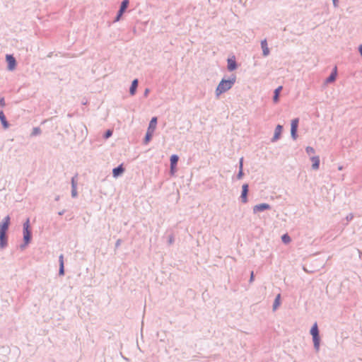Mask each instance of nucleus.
<instances>
[{
    "label": "nucleus",
    "instance_id": "nucleus-1",
    "mask_svg": "<svg viewBox=\"0 0 362 362\" xmlns=\"http://www.w3.org/2000/svg\"><path fill=\"white\" fill-rule=\"evenodd\" d=\"M235 82V77L232 78L229 80L223 79L218 85L216 89V94L219 96L223 93L230 90Z\"/></svg>",
    "mask_w": 362,
    "mask_h": 362
},
{
    "label": "nucleus",
    "instance_id": "nucleus-2",
    "mask_svg": "<svg viewBox=\"0 0 362 362\" xmlns=\"http://www.w3.org/2000/svg\"><path fill=\"white\" fill-rule=\"evenodd\" d=\"M310 334L313 336L315 348L318 350L320 347V337L317 325L315 322L310 329Z\"/></svg>",
    "mask_w": 362,
    "mask_h": 362
},
{
    "label": "nucleus",
    "instance_id": "nucleus-3",
    "mask_svg": "<svg viewBox=\"0 0 362 362\" xmlns=\"http://www.w3.org/2000/svg\"><path fill=\"white\" fill-rule=\"evenodd\" d=\"M10 225V217L7 216L4 218L1 223L0 224V233H6Z\"/></svg>",
    "mask_w": 362,
    "mask_h": 362
},
{
    "label": "nucleus",
    "instance_id": "nucleus-4",
    "mask_svg": "<svg viewBox=\"0 0 362 362\" xmlns=\"http://www.w3.org/2000/svg\"><path fill=\"white\" fill-rule=\"evenodd\" d=\"M298 119H294L291 122V136L293 138V139H296V132L298 129Z\"/></svg>",
    "mask_w": 362,
    "mask_h": 362
},
{
    "label": "nucleus",
    "instance_id": "nucleus-5",
    "mask_svg": "<svg viewBox=\"0 0 362 362\" xmlns=\"http://www.w3.org/2000/svg\"><path fill=\"white\" fill-rule=\"evenodd\" d=\"M128 5H129V0H124L122 2L120 9H119L117 16L115 19L116 21H118L120 19L121 16H122L123 13L125 11Z\"/></svg>",
    "mask_w": 362,
    "mask_h": 362
},
{
    "label": "nucleus",
    "instance_id": "nucleus-6",
    "mask_svg": "<svg viewBox=\"0 0 362 362\" xmlns=\"http://www.w3.org/2000/svg\"><path fill=\"white\" fill-rule=\"evenodd\" d=\"M6 61L8 62V68L9 70L12 71L16 68V59L11 55H6Z\"/></svg>",
    "mask_w": 362,
    "mask_h": 362
},
{
    "label": "nucleus",
    "instance_id": "nucleus-7",
    "mask_svg": "<svg viewBox=\"0 0 362 362\" xmlns=\"http://www.w3.org/2000/svg\"><path fill=\"white\" fill-rule=\"evenodd\" d=\"M247 192H248V185L244 184L242 187V194H241V200L243 203H246L247 202Z\"/></svg>",
    "mask_w": 362,
    "mask_h": 362
},
{
    "label": "nucleus",
    "instance_id": "nucleus-8",
    "mask_svg": "<svg viewBox=\"0 0 362 362\" xmlns=\"http://www.w3.org/2000/svg\"><path fill=\"white\" fill-rule=\"evenodd\" d=\"M269 208H270V206L268 204H265V203L260 204H258V205H256L254 206L253 211L255 213H256V212L262 211L264 210L269 209Z\"/></svg>",
    "mask_w": 362,
    "mask_h": 362
},
{
    "label": "nucleus",
    "instance_id": "nucleus-9",
    "mask_svg": "<svg viewBox=\"0 0 362 362\" xmlns=\"http://www.w3.org/2000/svg\"><path fill=\"white\" fill-rule=\"evenodd\" d=\"M282 126L280 125V124H278L275 129V132H274V137L272 139V141H277L279 138H280V136H281V132H282Z\"/></svg>",
    "mask_w": 362,
    "mask_h": 362
},
{
    "label": "nucleus",
    "instance_id": "nucleus-10",
    "mask_svg": "<svg viewBox=\"0 0 362 362\" xmlns=\"http://www.w3.org/2000/svg\"><path fill=\"white\" fill-rule=\"evenodd\" d=\"M124 171L122 165H120L117 168H115L112 170L113 177H117L119 175H122Z\"/></svg>",
    "mask_w": 362,
    "mask_h": 362
},
{
    "label": "nucleus",
    "instance_id": "nucleus-11",
    "mask_svg": "<svg viewBox=\"0 0 362 362\" xmlns=\"http://www.w3.org/2000/svg\"><path fill=\"white\" fill-rule=\"evenodd\" d=\"M236 66V62L234 57L228 59V69L229 71L235 70Z\"/></svg>",
    "mask_w": 362,
    "mask_h": 362
},
{
    "label": "nucleus",
    "instance_id": "nucleus-12",
    "mask_svg": "<svg viewBox=\"0 0 362 362\" xmlns=\"http://www.w3.org/2000/svg\"><path fill=\"white\" fill-rule=\"evenodd\" d=\"M157 124V117H154L151 119L149 123L148 131L154 132Z\"/></svg>",
    "mask_w": 362,
    "mask_h": 362
},
{
    "label": "nucleus",
    "instance_id": "nucleus-13",
    "mask_svg": "<svg viewBox=\"0 0 362 362\" xmlns=\"http://www.w3.org/2000/svg\"><path fill=\"white\" fill-rule=\"evenodd\" d=\"M261 47L263 51V55L267 56L269 53V49L266 40H264L261 42Z\"/></svg>",
    "mask_w": 362,
    "mask_h": 362
},
{
    "label": "nucleus",
    "instance_id": "nucleus-14",
    "mask_svg": "<svg viewBox=\"0 0 362 362\" xmlns=\"http://www.w3.org/2000/svg\"><path fill=\"white\" fill-rule=\"evenodd\" d=\"M7 245V237L6 233H0V247H4Z\"/></svg>",
    "mask_w": 362,
    "mask_h": 362
},
{
    "label": "nucleus",
    "instance_id": "nucleus-15",
    "mask_svg": "<svg viewBox=\"0 0 362 362\" xmlns=\"http://www.w3.org/2000/svg\"><path fill=\"white\" fill-rule=\"evenodd\" d=\"M23 239L25 245H28L31 239L30 230H23Z\"/></svg>",
    "mask_w": 362,
    "mask_h": 362
},
{
    "label": "nucleus",
    "instance_id": "nucleus-16",
    "mask_svg": "<svg viewBox=\"0 0 362 362\" xmlns=\"http://www.w3.org/2000/svg\"><path fill=\"white\" fill-rule=\"evenodd\" d=\"M337 66H335L333 69V71L332 73L331 74V75L327 78V83H331V82H333L335 81L336 79V77H337Z\"/></svg>",
    "mask_w": 362,
    "mask_h": 362
},
{
    "label": "nucleus",
    "instance_id": "nucleus-17",
    "mask_svg": "<svg viewBox=\"0 0 362 362\" xmlns=\"http://www.w3.org/2000/svg\"><path fill=\"white\" fill-rule=\"evenodd\" d=\"M311 160L313 161V168L317 170L319 168L320 165V158L318 156H313L311 158Z\"/></svg>",
    "mask_w": 362,
    "mask_h": 362
},
{
    "label": "nucleus",
    "instance_id": "nucleus-18",
    "mask_svg": "<svg viewBox=\"0 0 362 362\" xmlns=\"http://www.w3.org/2000/svg\"><path fill=\"white\" fill-rule=\"evenodd\" d=\"M137 86H138V80L137 79H134L132 81V86H131L130 90H129L130 94L132 95L135 94Z\"/></svg>",
    "mask_w": 362,
    "mask_h": 362
},
{
    "label": "nucleus",
    "instance_id": "nucleus-19",
    "mask_svg": "<svg viewBox=\"0 0 362 362\" xmlns=\"http://www.w3.org/2000/svg\"><path fill=\"white\" fill-rule=\"evenodd\" d=\"M178 161V156L176 155H173L170 157V165H171V170L173 171L175 165H177V163Z\"/></svg>",
    "mask_w": 362,
    "mask_h": 362
},
{
    "label": "nucleus",
    "instance_id": "nucleus-20",
    "mask_svg": "<svg viewBox=\"0 0 362 362\" xmlns=\"http://www.w3.org/2000/svg\"><path fill=\"white\" fill-rule=\"evenodd\" d=\"M281 90L282 86H280L274 90V95L273 98L274 103H277L279 101V96Z\"/></svg>",
    "mask_w": 362,
    "mask_h": 362
},
{
    "label": "nucleus",
    "instance_id": "nucleus-21",
    "mask_svg": "<svg viewBox=\"0 0 362 362\" xmlns=\"http://www.w3.org/2000/svg\"><path fill=\"white\" fill-rule=\"evenodd\" d=\"M0 120L1 122L2 125L5 129L8 128V124L6 121V117L3 112H0Z\"/></svg>",
    "mask_w": 362,
    "mask_h": 362
},
{
    "label": "nucleus",
    "instance_id": "nucleus-22",
    "mask_svg": "<svg viewBox=\"0 0 362 362\" xmlns=\"http://www.w3.org/2000/svg\"><path fill=\"white\" fill-rule=\"evenodd\" d=\"M280 303H281V295L278 294L276 296L274 303V305H273L274 310H276L280 305Z\"/></svg>",
    "mask_w": 362,
    "mask_h": 362
},
{
    "label": "nucleus",
    "instance_id": "nucleus-23",
    "mask_svg": "<svg viewBox=\"0 0 362 362\" xmlns=\"http://www.w3.org/2000/svg\"><path fill=\"white\" fill-rule=\"evenodd\" d=\"M153 134V132H150L147 130L146 136H145V142L148 143L152 138V136Z\"/></svg>",
    "mask_w": 362,
    "mask_h": 362
},
{
    "label": "nucleus",
    "instance_id": "nucleus-24",
    "mask_svg": "<svg viewBox=\"0 0 362 362\" xmlns=\"http://www.w3.org/2000/svg\"><path fill=\"white\" fill-rule=\"evenodd\" d=\"M281 239H282V241L287 244L288 243H290L291 241V238L290 237L287 235V234H284L282 237H281Z\"/></svg>",
    "mask_w": 362,
    "mask_h": 362
},
{
    "label": "nucleus",
    "instance_id": "nucleus-25",
    "mask_svg": "<svg viewBox=\"0 0 362 362\" xmlns=\"http://www.w3.org/2000/svg\"><path fill=\"white\" fill-rule=\"evenodd\" d=\"M30 230V221L27 219L23 224V230Z\"/></svg>",
    "mask_w": 362,
    "mask_h": 362
},
{
    "label": "nucleus",
    "instance_id": "nucleus-26",
    "mask_svg": "<svg viewBox=\"0 0 362 362\" xmlns=\"http://www.w3.org/2000/svg\"><path fill=\"white\" fill-rule=\"evenodd\" d=\"M243 158H241L240 160V172L238 173V178H240L242 177V175H243Z\"/></svg>",
    "mask_w": 362,
    "mask_h": 362
},
{
    "label": "nucleus",
    "instance_id": "nucleus-27",
    "mask_svg": "<svg viewBox=\"0 0 362 362\" xmlns=\"http://www.w3.org/2000/svg\"><path fill=\"white\" fill-rule=\"evenodd\" d=\"M306 152L308 153V154H313L315 153V150L313 147H310V146H308L306 148Z\"/></svg>",
    "mask_w": 362,
    "mask_h": 362
},
{
    "label": "nucleus",
    "instance_id": "nucleus-28",
    "mask_svg": "<svg viewBox=\"0 0 362 362\" xmlns=\"http://www.w3.org/2000/svg\"><path fill=\"white\" fill-rule=\"evenodd\" d=\"M112 134V130H107L105 134V139H107L109 138L110 136H111Z\"/></svg>",
    "mask_w": 362,
    "mask_h": 362
},
{
    "label": "nucleus",
    "instance_id": "nucleus-29",
    "mask_svg": "<svg viewBox=\"0 0 362 362\" xmlns=\"http://www.w3.org/2000/svg\"><path fill=\"white\" fill-rule=\"evenodd\" d=\"M64 273V265H60V268H59V274L60 275H63Z\"/></svg>",
    "mask_w": 362,
    "mask_h": 362
},
{
    "label": "nucleus",
    "instance_id": "nucleus-30",
    "mask_svg": "<svg viewBox=\"0 0 362 362\" xmlns=\"http://www.w3.org/2000/svg\"><path fill=\"white\" fill-rule=\"evenodd\" d=\"M59 263L60 265H64V257L62 255L59 256Z\"/></svg>",
    "mask_w": 362,
    "mask_h": 362
},
{
    "label": "nucleus",
    "instance_id": "nucleus-31",
    "mask_svg": "<svg viewBox=\"0 0 362 362\" xmlns=\"http://www.w3.org/2000/svg\"><path fill=\"white\" fill-rule=\"evenodd\" d=\"M5 105V101L3 98H0V106L4 107Z\"/></svg>",
    "mask_w": 362,
    "mask_h": 362
},
{
    "label": "nucleus",
    "instance_id": "nucleus-32",
    "mask_svg": "<svg viewBox=\"0 0 362 362\" xmlns=\"http://www.w3.org/2000/svg\"><path fill=\"white\" fill-rule=\"evenodd\" d=\"M254 279V273L253 272H251V276H250V281L252 282Z\"/></svg>",
    "mask_w": 362,
    "mask_h": 362
},
{
    "label": "nucleus",
    "instance_id": "nucleus-33",
    "mask_svg": "<svg viewBox=\"0 0 362 362\" xmlns=\"http://www.w3.org/2000/svg\"><path fill=\"white\" fill-rule=\"evenodd\" d=\"M334 6H337L338 0H332Z\"/></svg>",
    "mask_w": 362,
    "mask_h": 362
},
{
    "label": "nucleus",
    "instance_id": "nucleus-34",
    "mask_svg": "<svg viewBox=\"0 0 362 362\" xmlns=\"http://www.w3.org/2000/svg\"><path fill=\"white\" fill-rule=\"evenodd\" d=\"M359 52L361 55L362 56V45L359 47Z\"/></svg>",
    "mask_w": 362,
    "mask_h": 362
},
{
    "label": "nucleus",
    "instance_id": "nucleus-35",
    "mask_svg": "<svg viewBox=\"0 0 362 362\" xmlns=\"http://www.w3.org/2000/svg\"><path fill=\"white\" fill-rule=\"evenodd\" d=\"M34 131H35V133H38L40 132V129L36 128V129H34Z\"/></svg>",
    "mask_w": 362,
    "mask_h": 362
},
{
    "label": "nucleus",
    "instance_id": "nucleus-36",
    "mask_svg": "<svg viewBox=\"0 0 362 362\" xmlns=\"http://www.w3.org/2000/svg\"><path fill=\"white\" fill-rule=\"evenodd\" d=\"M72 185H73V187L75 188V185H74V180H72Z\"/></svg>",
    "mask_w": 362,
    "mask_h": 362
},
{
    "label": "nucleus",
    "instance_id": "nucleus-37",
    "mask_svg": "<svg viewBox=\"0 0 362 362\" xmlns=\"http://www.w3.org/2000/svg\"><path fill=\"white\" fill-rule=\"evenodd\" d=\"M148 90L146 89V91H145V95H146L148 94Z\"/></svg>",
    "mask_w": 362,
    "mask_h": 362
}]
</instances>
